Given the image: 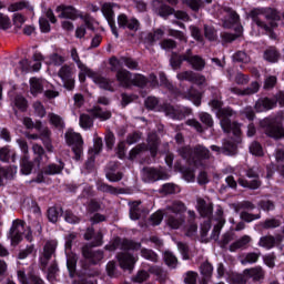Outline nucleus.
I'll use <instances>...</instances> for the list:
<instances>
[{"label":"nucleus","mask_w":284,"mask_h":284,"mask_svg":"<svg viewBox=\"0 0 284 284\" xmlns=\"http://www.w3.org/2000/svg\"><path fill=\"white\" fill-rule=\"evenodd\" d=\"M54 252H57V242L49 241L45 243L43 247L42 256H40V263L42 267H48V263L52 256H54Z\"/></svg>","instance_id":"412c9836"},{"label":"nucleus","mask_w":284,"mask_h":284,"mask_svg":"<svg viewBox=\"0 0 284 284\" xmlns=\"http://www.w3.org/2000/svg\"><path fill=\"white\" fill-rule=\"evenodd\" d=\"M210 105L213 110H217L216 115L220 119V125L223 132H226V134L232 133L234 136H241V124L236 122L232 123V119H236V111L230 106L221 108L223 102L216 99L212 100Z\"/></svg>","instance_id":"f257e3e1"},{"label":"nucleus","mask_w":284,"mask_h":284,"mask_svg":"<svg viewBox=\"0 0 284 284\" xmlns=\"http://www.w3.org/2000/svg\"><path fill=\"white\" fill-rule=\"evenodd\" d=\"M82 254L93 265H97L100 261H103V251H92V248L83 247Z\"/></svg>","instance_id":"a878e982"},{"label":"nucleus","mask_w":284,"mask_h":284,"mask_svg":"<svg viewBox=\"0 0 284 284\" xmlns=\"http://www.w3.org/2000/svg\"><path fill=\"white\" fill-rule=\"evenodd\" d=\"M33 110L37 116H40V119H43V116H45V106H43L40 101L33 103Z\"/></svg>","instance_id":"774afa93"},{"label":"nucleus","mask_w":284,"mask_h":284,"mask_svg":"<svg viewBox=\"0 0 284 284\" xmlns=\"http://www.w3.org/2000/svg\"><path fill=\"white\" fill-rule=\"evenodd\" d=\"M179 154L182 159L187 160L189 163H194V165H199L201 161H205L212 156L210 149L203 145H196L193 150L190 146H183L179 149Z\"/></svg>","instance_id":"20e7f679"},{"label":"nucleus","mask_w":284,"mask_h":284,"mask_svg":"<svg viewBox=\"0 0 284 284\" xmlns=\"http://www.w3.org/2000/svg\"><path fill=\"white\" fill-rule=\"evenodd\" d=\"M261 90V84L258 82H252L250 87H247L244 90H241L239 88H231L230 91L233 94H237L239 97H247L250 94H256Z\"/></svg>","instance_id":"bb28decb"},{"label":"nucleus","mask_w":284,"mask_h":284,"mask_svg":"<svg viewBox=\"0 0 284 284\" xmlns=\"http://www.w3.org/2000/svg\"><path fill=\"white\" fill-rule=\"evenodd\" d=\"M164 261L169 267H176V263H179L174 253L170 251L164 252Z\"/></svg>","instance_id":"4d7b16f0"},{"label":"nucleus","mask_w":284,"mask_h":284,"mask_svg":"<svg viewBox=\"0 0 284 284\" xmlns=\"http://www.w3.org/2000/svg\"><path fill=\"white\" fill-rule=\"evenodd\" d=\"M55 12H58L59 19H70L74 21V19L79 17V11L72 6L60 4L55 8Z\"/></svg>","instance_id":"4be33fe9"},{"label":"nucleus","mask_w":284,"mask_h":284,"mask_svg":"<svg viewBox=\"0 0 284 284\" xmlns=\"http://www.w3.org/2000/svg\"><path fill=\"white\" fill-rule=\"evenodd\" d=\"M142 179L145 183H154L156 181H166V179H170V175L163 168H144L142 170Z\"/></svg>","instance_id":"1a4fd4ad"},{"label":"nucleus","mask_w":284,"mask_h":284,"mask_svg":"<svg viewBox=\"0 0 284 284\" xmlns=\"http://www.w3.org/2000/svg\"><path fill=\"white\" fill-rule=\"evenodd\" d=\"M262 125L264 126V132L267 134V136H271V139H283L284 136V129L281 123L276 122V120H264L262 122Z\"/></svg>","instance_id":"ddd939ff"},{"label":"nucleus","mask_w":284,"mask_h":284,"mask_svg":"<svg viewBox=\"0 0 284 284\" xmlns=\"http://www.w3.org/2000/svg\"><path fill=\"white\" fill-rule=\"evenodd\" d=\"M65 63V57L59 54V53H52L49 55V65H55L57 68L63 67Z\"/></svg>","instance_id":"37998d69"},{"label":"nucleus","mask_w":284,"mask_h":284,"mask_svg":"<svg viewBox=\"0 0 284 284\" xmlns=\"http://www.w3.org/2000/svg\"><path fill=\"white\" fill-rule=\"evenodd\" d=\"M141 257L145 258L146 261H152V263H156V261H159V255H156V253L150 248H142Z\"/></svg>","instance_id":"603ef678"},{"label":"nucleus","mask_w":284,"mask_h":284,"mask_svg":"<svg viewBox=\"0 0 284 284\" xmlns=\"http://www.w3.org/2000/svg\"><path fill=\"white\" fill-rule=\"evenodd\" d=\"M252 17L253 23H255L257 28L265 30V32H272V29L276 28V26H278V21H281L278 11L274 9H267L265 12L261 10H253Z\"/></svg>","instance_id":"7ed1b4c3"},{"label":"nucleus","mask_w":284,"mask_h":284,"mask_svg":"<svg viewBox=\"0 0 284 284\" xmlns=\"http://www.w3.org/2000/svg\"><path fill=\"white\" fill-rule=\"evenodd\" d=\"M18 280L21 284H43V280L36 275H31L28 280L23 271H18Z\"/></svg>","instance_id":"f704fd0d"},{"label":"nucleus","mask_w":284,"mask_h":284,"mask_svg":"<svg viewBox=\"0 0 284 284\" xmlns=\"http://www.w3.org/2000/svg\"><path fill=\"white\" fill-rule=\"evenodd\" d=\"M187 206L181 201H174L164 210V222L170 230H181L185 227V212Z\"/></svg>","instance_id":"f03ea898"},{"label":"nucleus","mask_w":284,"mask_h":284,"mask_svg":"<svg viewBox=\"0 0 284 284\" xmlns=\"http://www.w3.org/2000/svg\"><path fill=\"white\" fill-rule=\"evenodd\" d=\"M63 168H65V164L63 162H59V164H49L43 169V174H47L49 176H54V174H61L63 172Z\"/></svg>","instance_id":"473e14b6"},{"label":"nucleus","mask_w":284,"mask_h":284,"mask_svg":"<svg viewBox=\"0 0 284 284\" xmlns=\"http://www.w3.org/2000/svg\"><path fill=\"white\" fill-rule=\"evenodd\" d=\"M101 150H103V139L95 136L93 139V148L91 149V152L97 155L101 154Z\"/></svg>","instance_id":"052dcab7"},{"label":"nucleus","mask_w":284,"mask_h":284,"mask_svg":"<svg viewBox=\"0 0 284 284\" xmlns=\"http://www.w3.org/2000/svg\"><path fill=\"white\" fill-rule=\"evenodd\" d=\"M90 112L94 119H100V121H108L112 119V112L103 111L100 106H93Z\"/></svg>","instance_id":"2f4dec72"},{"label":"nucleus","mask_w":284,"mask_h":284,"mask_svg":"<svg viewBox=\"0 0 284 284\" xmlns=\"http://www.w3.org/2000/svg\"><path fill=\"white\" fill-rule=\"evenodd\" d=\"M122 65H125L129 70H139V62L132 58L122 57Z\"/></svg>","instance_id":"5fc2aeb1"},{"label":"nucleus","mask_w":284,"mask_h":284,"mask_svg":"<svg viewBox=\"0 0 284 284\" xmlns=\"http://www.w3.org/2000/svg\"><path fill=\"white\" fill-rule=\"evenodd\" d=\"M201 92L194 90V89H190L187 92V99L189 101H192V103L194 105H196L199 108V105H201Z\"/></svg>","instance_id":"8fccbe9b"},{"label":"nucleus","mask_w":284,"mask_h":284,"mask_svg":"<svg viewBox=\"0 0 284 284\" xmlns=\"http://www.w3.org/2000/svg\"><path fill=\"white\" fill-rule=\"evenodd\" d=\"M181 61H186L193 70H197L199 72L205 68V60L200 55L192 54V49H189L181 54Z\"/></svg>","instance_id":"2eb2a0df"},{"label":"nucleus","mask_w":284,"mask_h":284,"mask_svg":"<svg viewBox=\"0 0 284 284\" xmlns=\"http://www.w3.org/2000/svg\"><path fill=\"white\" fill-rule=\"evenodd\" d=\"M98 190H100V192H106L109 194H119V189L105 183L99 184Z\"/></svg>","instance_id":"69168bd1"},{"label":"nucleus","mask_w":284,"mask_h":284,"mask_svg":"<svg viewBox=\"0 0 284 284\" xmlns=\"http://www.w3.org/2000/svg\"><path fill=\"white\" fill-rule=\"evenodd\" d=\"M162 110L166 116L170 119H175L176 121H182L185 116H190L192 114V109L185 106H174L172 104H164Z\"/></svg>","instance_id":"f8f14e48"},{"label":"nucleus","mask_w":284,"mask_h":284,"mask_svg":"<svg viewBox=\"0 0 284 284\" xmlns=\"http://www.w3.org/2000/svg\"><path fill=\"white\" fill-rule=\"evenodd\" d=\"M0 161L4 163L12 161V163H14L17 161V154L8 148H2L0 149Z\"/></svg>","instance_id":"58836bf2"},{"label":"nucleus","mask_w":284,"mask_h":284,"mask_svg":"<svg viewBox=\"0 0 284 284\" xmlns=\"http://www.w3.org/2000/svg\"><path fill=\"white\" fill-rule=\"evenodd\" d=\"M222 154H226L227 156L236 154V142L232 140H226L222 146Z\"/></svg>","instance_id":"a19ab883"},{"label":"nucleus","mask_w":284,"mask_h":284,"mask_svg":"<svg viewBox=\"0 0 284 284\" xmlns=\"http://www.w3.org/2000/svg\"><path fill=\"white\" fill-rule=\"evenodd\" d=\"M161 192L162 194H178V192H181V189L174 183H166L162 186Z\"/></svg>","instance_id":"864d4df0"},{"label":"nucleus","mask_w":284,"mask_h":284,"mask_svg":"<svg viewBox=\"0 0 284 284\" xmlns=\"http://www.w3.org/2000/svg\"><path fill=\"white\" fill-rule=\"evenodd\" d=\"M74 67L70 64H63L59 70H58V77L61 79L63 83V88L65 90L72 91L74 90Z\"/></svg>","instance_id":"6e6552de"},{"label":"nucleus","mask_w":284,"mask_h":284,"mask_svg":"<svg viewBox=\"0 0 284 284\" xmlns=\"http://www.w3.org/2000/svg\"><path fill=\"white\" fill-rule=\"evenodd\" d=\"M264 59L265 61H268V63H276L278 61V51L274 48H270L264 52Z\"/></svg>","instance_id":"de8ad7c7"},{"label":"nucleus","mask_w":284,"mask_h":284,"mask_svg":"<svg viewBox=\"0 0 284 284\" xmlns=\"http://www.w3.org/2000/svg\"><path fill=\"white\" fill-rule=\"evenodd\" d=\"M141 203L134 202L130 205V219L131 221H139L141 219V209L139 207Z\"/></svg>","instance_id":"49530a36"},{"label":"nucleus","mask_w":284,"mask_h":284,"mask_svg":"<svg viewBox=\"0 0 284 284\" xmlns=\"http://www.w3.org/2000/svg\"><path fill=\"white\" fill-rule=\"evenodd\" d=\"M112 8V4L104 3L102 6V14L106 19L111 28L112 34H114L115 39H119V31L116 30V22L114 20V10Z\"/></svg>","instance_id":"f3484780"},{"label":"nucleus","mask_w":284,"mask_h":284,"mask_svg":"<svg viewBox=\"0 0 284 284\" xmlns=\"http://www.w3.org/2000/svg\"><path fill=\"white\" fill-rule=\"evenodd\" d=\"M30 92L33 97H38V94L43 92V83H41V80L37 78L30 79Z\"/></svg>","instance_id":"4c0bfd02"},{"label":"nucleus","mask_w":284,"mask_h":284,"mask_svg":"<svg viewBox=\"0 0 284 284\" xmlns=\"http://www.w3.org/2000/svg\"><path fill=\"white\" fill-rule=\"evenodd\" d=\"M26 232V224L23 221L16 220L10 229V237L13 243H19L23 239V233Z\"/></svg>","instance_id":"aec40b11"},{"label":"nucleus","mask_w":284,"mask_h":284,"mask_svg":"<svg viewBox=\"0 0 284 284\" xmlns=\"http://www.w3.org/2000/svg\"><path fill=\"white\" fill-rule=\"evenodd\" d=\"M196 210L201 216L204 219H211L212 213L214 212V205L210 201H205L204 199L199 197L196 200ZM212 227V220H207L201 226L202 236H207V232H210Z\"/></svg>","instance_id":"39448f33"},{"label":"nucleus","mask_w":284,"mask_h":284,"mask_svg":"<svg viewBox=\"0 0 284 284\" xmlns=\"http://www.w3.org/2000/svg\"><path fill=\"white\" fill-rule=\"evenodd\" d=\"M49 121L51 125L54 128H58L59 130L63 129L65 123L63 122V118L55 114V113H49L48 114Z\"/></svg>","instance_id":"c03bdc74"},{"label":"nucleus","mask_w":284,"mask_h":284,"mask_svg":"<svg viewBox=\"0 0 284 284\" xmlns=\"http://www.w3.org/2000/svg\"><path fill=\"white\" fill-rule=\"evenodd\" d=\"M260 247H265V250H272L276 245V239L272 235H266L260 239Z\"/></svg>","instance_id":"79ce46f5"},{"label":"nucleus","mask_w":284,"mask_h":284,"mask_svg":"<svg viewBox=\"0 0 284 284\" xmlns=\"http://www.w3.org/2000/svg\"><path fill=\"white\" fill-rule=\"evenodd\" d=\"M91 72V73H90ZM90 72L84 73V77H90L93 82H95L99 88L102 90H109V92H114V88H112V81L108 80L104 77L99 75L97 72L90 69Z\"/></svg>","instance_id":"6ab92c4d"},{"label":"nucleus","mask_w":284,"mask_h":284,"mask_svg":"<svg viewBox=\"0 0 284 284\" xmlns=\"http://www.w3.org/2000/svg\"><path fill=\"white\" fill-rule=\"evenodd\" d=\"M109 252H114L115 250H141V243H136L130 240H121L120 237L113 240L112 243L105 246Z\"/></svg>","instance_id":"4468645a"},{"label":"nucleus","mask_w":284,"mask_h":284,"mask_svg":"<svg viewBox=\"0 0 284 284\" xmlns=\"http://www.w3.org/2000/svg\"><path fill=\"white\" fill-rule=\"evenodd\" d=\"M200 270H201V274L206 278H210V276H212V272H214V267L209 262L203 263Z\"/></svg>","instance_id":"0e129e2a"},{"label":"nucleus","mask_w":284,"mask_h":284,"mask_svg":"<svg viewBox=\"0 0 284 284\" xmlns=\"http://www.w3.org/2000/svg\"><path fill=\"white\" fill-rule=\"evenodd\" d=\"M70 57L80 70V74H79L80 81H85V73L89 72L90 74L91 72H90V69L85 64H83V62L81 61V58L79 57V51H77V48L71 49Z\"/></svg>","instance_id":"5701e85b"},{"label":"nucleus","mask_w":284,"mask_h":284,"mask_svg":"<svg viewBox=\"0 0 284 284\" xmlns=\"http://www.w3.org/2000/svg\"><path fill=\"white\" fill-rule=\"evenodd\" d=\"M261 258V252H248L241 258L242 265H254V263H258Z\"/></svg>","instance_id":"72a5a7b5"},{"label":"nucleus","mask_w":284,"mask_h":284,"mask_svg":"<svg viewBox=\"0 0 284 284\" xmlns=\"http://www.w3.org/2000/svg\"><path fill=\"white\" fill-rule=\"evenodd\" d=\"M20 168H21V174H24L26 176H28V174H32L33 164L30 161L29 155L22 156L21 162H20Z\"/></svg>","instance_id":"e433bc0d"},{"label":"nucleus","mask_w":284,"mask_h":284,"mask_svg":"<svg viewBox=\"0 0 284 284\" xmlns=\"http://www.w3.org/2000/svg\"><path fill=\"white\" fill-rule=\"evenodd\" d=\"M79 123L82 130H90L94 125V120H92L90 115L83 113L80 115Z\"/></svg>","instance_id":"a18cd8bd"},{"label":"nucleus","mask_w":284,"mask_h":284,"mask_svg":"<svg viewBox=\"0 0 284 284\" xmlns=\"http://www.w3.org/2000/svg\"><path fill=\"white\" fill-rule=\"evenodd\" d=\"M118 261H119L120 267H122V270H133L134 263H136V260L130 253L119 254Z\"/></svg>","instance_id":"cd10ccee"},{"label":"nucleus","mask_w":284,"mask_h":284,"mask_svg":"<svg viewBox=\"0 0 284 284\" xmlns=\"http://www.w3.org/2000/svg\"><path fill=\"white\" fill-rule=\"evenodd\" d=\"M116 80L122 88H130L132 85V73L125 69L119 70L116 72Z\"/></svg>","instance_id":"c756f323"},{"label":"nucleus","mask_w":284,"mask_h":284,"mask_svg":"<svg viewBox=\"0 0 284 284\" xmlns=\"http://www.w3.org/2000/svg\"><path fill=\"white\" fill-rule=\"evenodd\" d=\"M247 179H253L247 181L245 178H240L237 180L241 187H247L248 190H258L261 186V180L258 179V166L248 168L246 170Z\"/></svg>","instance_id":"0eeeda50"},{"label":"nucleus","mask_w":284,"mask_h":284,"mask_svg":"<svg viewBox=\"0 0 284 284\" xmlns=\"http://www.w3.org/2000/svg\"><path fill=\"white\" fill-rule=\"evenodd\" d=\"M200 121L207 128H212V125H214V120L212 119V115L210 113H200Z\"/></svg>","instance_id":"338daca9"},{"label":"nucleus","mask_w":284,"mask_h":284,"mask_svg":"<svg viewBox=\"0 0 284 284\" xmlns=\"http://www.w3.org/2000/svg\"><path fill=\"white\" fill-rule=\"evenodd\" d=\"M118 24L119 28H128V30H132L133 32H136L139 30V20L135 18L129 19L125 13H121L118 16Z\"/></svg>","instance_id":"b1692460"},{"label":"nucleus","mask_w":284,"mask_h":284,"mask_svg":"<svg viewBox=\"0 0 284 284\" xmlns=\"http://www.w3.org/2000/svg\"><path fill=\"white\" fill-rule=\"evenodd\" d=\"M148 149L151 153V156H156V152H159V138L156 136V134H149Z\"/></svg>","instance_id":"c9c22d12"},{"label":"nucleus","mask_w":284,"mask_h":284,"mask_svg":"<svg viewBox=\"0 0 284 284\" xmlns=\"http://www.w3.org/2000/svg\"><path fill=\"white\" fill-rule=\"evenodd\" d=\"M213 221H216V224L214 225L211 239L213 241L219 240V234H221V230H223V225H225V217L223 216V207L217 206L215 215L213 217Z\"/></svg>","instance_id":"a211bd4d"},{"label":"nucleus","mask_w":284,"mask_h":284,"mask_svg":"<svg viewBox=\"0 0 284 284\" xmlns=\"http://www.w3.org/2000/svg\"><path fill=\"white\" fill-rule=\"evenodd\" d=\"M176 79L179 81H190L192 83L194 81V72L193 71H184L176 74Z\"/></svg>","instance_id":"e2e57ef3"},{"label":"nucleus","mask_w":284,"mask_h":284,"mask_svg":"<svg viewBox=\"0 0 284 284\" xmlns=\"http://www.w3.org/2000/svg\"><path fill=\"white\" fill-rule=\"evenodd\" d=\"M250 152L253 156H263V146L258 142H252L250 145Z\"/></svg>","instance_id":"13d9d810"},{"label":"nucleus","mask_w":284,"mask_h":284,"mask_svg":"<svg viewBox=\"0 0 284 284\" xmlns=\"http://www.w3.org/2000/svg\"><path fill=\"white\" fill-rule=\"evenodd\" d=\"M26 9L32 11L34 10V7L30 6V3L26 1L14 2L8 7L9 12H18V10H26Z\"/></svg>","instance_id":"ea45409f"},{"label":"nucleus","mask_w":284,"mask_h":284,"mask_svg":"<svg viewBox=\"0 0 284 284\" xmlns=\"http://www.w3.org/2000/svg\"><path fill=\"white\" fill-rule=\"evenodd\" d=\"M132 85L145 88L148 85V78H145L143 74H134L132 78Z\"/></svg>","instance_id":"6e6d98bb"},{"label":"nucleus","mask_w":284,"mask_h":284,"mask_svg":"<svg viewBox=\"0 0 284 284\" xmlns=\"http://www.w3.org/2000/svg\"><path fill=\"white\" fill-rule=\"evenodd\" d=\"M30 254H34V245H28L26 248L20 250L18 254V258L23 261L30 256Z\"/></svg>","instance_id":"bf43d9fd"},{"label":"nucleus","mask_w":284,"mask_h":284,"mask_svg":"<svg viewBox=\"0 0 284 284\" xmlns=\"http://www.w3.org/2000/svg\"><path fill=\"white\" fill-rule=\"evenodd\" d=\"M273 108H276V102L270 98L258 99L255 103L256 112H267V110H273Z\"/></svg>","instance_id":"c85d7f7f"},{"label":"nucleus","mask_w":284,"mask_h":284,"mask_svg":"<svg viewBox=\"0 0 284 284\" xmlns=\"http://www.w3.org/2000/svg\"><path fill=\"white\" fill-rule=\"evenodd\" d=\"M61 214H63V211L59 207H50L48 210V219L51 223H57V221H59V216H61Z\"/></svg>","instance_id":"09e8293b"},{"label":"nucleus","mask_w":284,"mask_h":284,"mask_svg":"<svg viewBox=\"0 0 284 284\" xmlns=\"http://www.w3.org/2000/svg\"><path fill=\"white\" fill-rule=\"evenodd\" d=\"M185 236L192 239V236H196V232H199V225L196 224V212L189 210L186 224H184Z\"/></svg>","instance_id":"dca6fc26"},{"label":"nucleus","mask_w":284,"mask_h":284,"mask_svg":"<svg viewBox=\"0 0 284 284\" xmlns=\"http://www.w3.org/2000/svg\"><path fill=\"white\" fill-rule=\"evenodd\" d=\"M252 243V237L250 235H244L240 237L237 241L233 242L229 250L230 252H236V250H246L247 245Z\"/></svg>","instance_id":"7c9ffc66"},{"label":"nucleus","mask_w":284,"mask_h":284,"mask_svg":"<svg viewBox=\"0 0 284 284\" xmlns=\"http://www.w3.org/2000/svg\"><path fill=\"white\" fill-rule=\"evenodd\" d=\"M65 141L68 145L72 148L75 154V160L79 161L81 154H83V138H81L80 133H77L73 130H68L65 133Z\"/></svg>","instance_id":"423d86ee"},{"label":"nucleus","mask_w":284,"mask_h":284,"mask_svg":"<svg viewBox=\"0 0 284 284\" xmlns=\"http://www.w3.org/2000/svg\"><path fill=\"white\" fill-rule=\"evenodd\" d=\"M74 241H77V233L72 232L65 236L67 267L70 272V276H72L77 270V255H70V250H72Z\"/></svg>","instance_id":"9d476101"},{"label":"nucleus","mask_w":284,"mask_h":284,"mask_svg":"<svg viewBox=\"0 0 284 284\" xmlns=\"http://www.w3.org/2000/svg\"><path fill=\"white\" fill-rule=\"evenodd\" d=\"M277 82L278 78H276V75H265L263 88L265 90H274Z\"/></svg>","instance_id":"3c124183"},{"label":"nucleus","mask_w":284,"mask_h":284,"mask_svg":"<svg viewBox=\"0 0 284 284\" xmlns=\"http://www.w3.org/2000/svg\"><path fill=\"white\" fill-rule=\"evenodd\" d=\"M233 61H236L237 63H250V55L244 51H237L233 55Z\"/></svg>","instance_id":"680f3d73"},{"label":"nucleus","mask_w":284,"mask_h":284,"mask_svg":"<svg viewBox=\"0 0 284 284\" xmlns=\"http://www.w3.org/2000/svg\"><path fill=\"white\" fill-rule=\"evenodd\" d=\"M217 17L223 21L224 28H232L235 23L240 21V17L236 14L232 8L227 6L217 7Z\"/></svg>","instance_id":"9b49d317"},{"label":"nucleus","mask_w":284,"mask_h":284,"mask_svg":"<svg viewBox=\"0 0 284 284\" xmlns=\"http://www.w3.org/2000/svg\"><path fill=\"white\" fill-rule=\"evenodd\" d=\"M245 278H252L255 283L263 281L265 278V270L261 266H255L251 268H245L243 271Z\"/></svg>","instance_id":"393cba45"}]
</instances>
